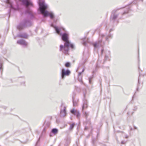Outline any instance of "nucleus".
<instances>
[{
	"mask_svg": "<svg viewBox=\"0 0 146 146\" xmlns=\"http://www.w3.org/2000/svg\"><path fill=\"white\" fill-rule=\"evenodd\" d=\"M58 132V130L56 128H53L51 130V132L50 133V136H52V134L54 135L56 134Z\"/></svg>",
	"mask_w": 146,
	"mask_h": 146,
	"instance_id": "nucleus-16",
	"label": "nucleus"
},
{
	"mask_svg": "<svg viewBox=\"0 0 146 146\" xmlns=\"http://www.w3.org/2000/svg\"><path fill=\"white\" fill-rule=\"evenodd\" d=\"M33 23L30 20L25 19L21 22L17 26V28L20 31L25 28L31 27Z\"/></svg>",
	"mask_w": 146,
	"mask_h": 146,
	"instance_id": "nucleus-4",
	"label": "nucleus"
},
{
	"mask_svg": "<svg viewBox=\"0 0 146 146\" xmlns=\"http://www.w3.org/2000/svg\"><path fill=\"white\" fill-rule=\"evenodd\" d=\"M84 100H83V104L82 107V110L86 108L88 106V102L87 100L85 99L86 95V90H85V91L83 92Z\"/></svg>",
	"mask_w": 146,
	"mask_h": 146,
	"instance_id": "nucleus-11",
	"label": "nucleus"
},
{
	"mask_svg": "<svg viewBox=\"0 0 146 146\" xmlns=\"http://www.w3.org/2000/svg\"><path fill=\"white\" fill-rule=\"evenodd\" d=\"M140 75H139V78H138V84H139V77L140 76Z\"/></svg>",
	"mask_w": 146,
	"mask_h": 146,
	"instance_id": "nucleus-36",
	"label": "nucleus"
},
{
	"mask_svg": "<svg viewBox=\"0 0 146 146\" xmlns=\"http://www.w3.org/2000/svg\"><path fill=\"white\" fill-rule=\"evenodd\" d=\"M70 63L69 62H66L65 64V66L67 67H69L70 66Z\"/></svg>",
	"mask_w": 146,
	"mask_h": 146,
	"instance_id": "nucleus-23",
	"label": "nucleus"
},
{
	"mask_svg": "<svg viewBox=\"0 0 146 146\" xmlns=\"http://www.w3.org/2000/svg\"><path fill=\"white\" fill-rule=\"evenodd\" d=\"M70 139L69 138H68L66 141L68 143H69L70 142Z\"/></svg>",
	"mask_w": 146,
	"mask_h": 146,
	"instance_id": "nucleus-30",
	"label": "nucleus"
},
{
	"mask_svg": "<svg viewBox=\"0 0 146 146\" xmlns=\"http://www.w3.org/2000/svg\"><path fill=\"white\" fill-rule=\"evenodd\" d=\"M17 43L20 45H23L24 47H26L28 44V43L25 40L23 39L18 40L17 41Z\"/></svg>",
	"mask_w": 146,
	"mask_h": 146,
	"instance_id": "nucleus-12",
	"label": "nucleus"
},
{
	"mask_svg": "<svg viewBox=\"0 0 146 146\" xmlns=\"http://www.w3.org/2000/svg\"><path fill=\"white\" fill-rule=\"evenodd\" d=\"M104 51V49H102L101 51V54H102L103 53V52Z\"/></svg>",
	"mask_w": 146,
	"mask_h": 146,
	"instance_id": "nucleus-34",
	"label": "nucleus"
},
{
	"mask_svg": "<svg viewBox=\"0 0 146 146\" xmlns=\"http://www.w3.org/2000/svg\"><path fill=\"white\" fill-rule=\"evenodd\" d=\"M92 78V77H90L89 78V82L90 84H92L91 80Z\"/></svg>",
	"mask_w": 146,
	"mask_h": 146,
	"instance_id": "nucleus-26",
	"label": "nucleus"
},
{
	"mask_svg": "<svg viewBox=\"0 0 146 146\" xmlns=\"http://www.w3.org/2000/svg\"><path fill=\"white\" fill-rule=\"evenodd\" d=\"M131 11L129 6L126 7L124 9L123 12L122 13V15H123L129 13Z\"/></svg>",
	"mask_w": 146,
	"mask_h": 146,
	"instance_id": "nucleus-14",
	"label": "nucleus"
},
{
	"mask_svg": "<svg viewBox=\"0 0 146 146\" xmlns=\"http://www.w3.org/2000/svg\"><path fill=\"white\" fill-rule=\"evenodd\" d=\"M50 26L54 28L56 33L61 36L62 40L65 42L64 45H60V51L65 54H68L69 47L72 49L74 47L73 44L71 43L69 40V33L62 27L54 26L53 24H51Z\"/></svg>",
	"mask_w": 146,
	"mask_h": 146,
	"instance_id": "nucleus-1",
	"label": "nucleus"
},
{
	"mask_svg": "<svg viewBox=\"0 0 146 146\" xmlns=\"http://www.w3.org/2000/svg\"><path fill=\"white\" fill-rule=\"evenodd\" d=\"M2 64L0 63V70L2 69Z\"/></svg>",
	"mask_w": 146,
	"mask_h": 146,
	"instance_id": "nucleus-31",
	"label": "nucleus"
},
{
	"mask_svg": "<svg viewBox=\"0 0 146 146\" xmlns=\"http://www.w3.org/2000/svg\"><path fill=\"white\" fill-rule=\"evenodd\" d=\"M45 130V129H44H44H43V131H44Z\"/></svg>",
	"mask_w": 146,
	"mask_h": 146,
	"instance_id": "nucleus-42",
	"label": "nucleus"
},
{
	"mask_svg": "<svg viewBox=\"0 0 146 146\" xmlns=\"http://www.w3.org/2000/svg\"><path fill=\"white\" fill-rule=\"evenodd\" d=\"M58 121H58V119H57L56 120V122L57 123H58Z\"/></svg>",
	"mask_w": 146,
	"mask_h": 146,
	"instance_id": "nucleus-37",
	"label": "nucleus"
},
{
	"mask_svg": "<svg viewBox=\"0 0 146 146\" xmlns=\"http://www.w3.org/2000/svg\"><path fill=\"white\" fill-rule=\"evenodd\" d=\"M50 125V121L45 120L43 124L44 128H48L49 127Z\"/></svg>",
	"mask_w": 146,
	"mask_h": 146,
	"instance_id": "nucleus-17",
	"label": "nucleus"
},
{
	"mask_svg": "<svg viewBox=\"0 0 146 146\" xmlns=\"http://www.w3.org/2000/svg\"><path fill=\"white\" fill-rule=\"evenodd\" d=\"M108 60H110L109 57L108 56L106 55L105 56V58L103 63H104L106 61Z\"/></svg>",
	"mask_w": 146,
	"mask_h": 146,
	"instance_id": "nucleus-19",
	"label": "nucleus"
},
{
	"mask_svg": "<svg viewBox=\"0 0 146 146\" xmlns=\"http://www.w3.org/2000/svg\"><path fill=\"white\" fill-rule=\"evenodd\" d=\"M112 37V35L111 34H109L106 37V40H108L109 38H111Z\"/></svg>",
	"mask_w": 146,
	"mask_h": 146,
	"instance_id": "nucleus-20",
	"label": "nucleus"
},
{
	"mask_svg": "<svg viewBox=\"0 0 146 146\" xmlns=\"http://www.w3.org/2000/svg\"><path fill=\"white\" fill-rule=\"evenodd\" d=\"M138 86H137V91H138Z\"/></svg>",
	"mask_w": 146,
	"mask_h": 146,
	"instance_id": "nucleus-39",
	"label": "nucleus"
},
{
	"mask_svg": "<svg viewBox=\"0 0 146 146\" xmlns=\"http://www.w3.org/2000/svg\"><path fill=\"white\" fill-rule=\"evenodd\" d=\"M21 2L22 5L24 6L26 8V10L25 11V14H28L29 16L31 19L35 18V16L33 13L31 9L29 8L30 6H33V4L30 0H19Z\"/></svg>",
	"mask_w": 146,
	"mask_h": 146,
	"instance_id": "nucleus-3",
	"label": "nucleus"
},
{
	"mask_svg": "<svg viewBox=\"0 0 146 146\" xmlns=\"http://www.w3.org/2000/svg\"><path fill=\"white\" fill-rule=\"evenodd\" d=\"M134 128H137V127H134Z\"/></svg>",
	"mask_w": 146,
	"mask_h": 146,
	"instance_id": "nucleus-43",
	"label": "nucleus"
},
{
	"mask_svg": "<svg viewBox=\"0 0 146 146\" xmlns=\"http://www.w3.org/2000/svg\"><path fill=\"white\" fill-rule=\"evenodd\" d=\"M137 108L136 106H135L134 107L133 110L134 111H136L137 110Z\"/></svg>",
	"mask_w": 146,
	"mask_h": 146,
	"instance_id": "nucleus-29",
	"label": "nucleus"
},
{
	"mask_svg": "<svg viewBox=\"0 0 146 146\" xmlns=\"http://www.w3.org/2000/svg\"><path fill=\"white\" fill-rule=\"evenodd\" d=\"M126 142L125 141H123L121 142V144H124Z\"/></svg>",
	"mask_w": 146,
	"mask_h": 146,
	"instance_id": "nucleus-32",
	"label": "nucleus"
},
{
	"mask_svg": "<svg viewBox=\"0 0 146 146\" xmlns=\"http://www.w3.org/2000/svg\"><path fill=\"white\" fill-rule=\"evenodd\" d=\"M38 3L39 7L38 10L40 13L43 15L44 17L49 16L51 19L54 18V16L52 12H49L46 10H44L48 8V6L45 3L44 0L38 2Z\"/></svg>",
	"mask_w": 146,
	"mask_h": 146,
	"instance_id": "nucleus-2",
	"label": "nucleus"
},
{
	"mask_svg": "<svg viewBox=\"0 0 146 146\" xmlns=\"http://www.w3.org/2000/svg\"><path fill=\"white\" fill-rule=\"evenodd\" d=\"M105 36V35L102 34H100L98 42H95L93 43V45L95 48H97L100 46H102V38Z\"/></svg>",
	"mask_w": 146,
	"mask_h": 146,
	"instance_id": "nucleus-6",
	"label": "nucleus"
},
{
	"mask_svg": "<svg viewBox=\"0 0 146 146\" xmlns=\"http://www.w3.org/2000/svg\"><path fill=\"white\" fill-rule=\"evenodd\" d=\"M66 107L62 104L61 105L60 111V116L61 117H64L66 115Z\"/></svg>",
	"mask_w": 146,
	"mask_h": 146,
	"instance_id": "nucleus-8",
	"label": "nucleus"
},
{
	"mask_svg": "<svg viewBox=\"0 0 146 146\" xmlns=\"http://www.w3.org/2000/svg\"><path fill=\"white\" fill-rule=\"evenodd\" d=\"M70 112L76 115L78 118L80 115L79 112L76 110L73 109L70 111Z\"/></svg>",
	"mask_w": 146,
	"mask_h": 146,
	"instance_id": "nucleus-13",
	"label": "nucleus"
},
{
	"mask_svg": "<svg viewBox=\"0 0 146 146\" xmlns=\"http://www.w3.org/2000/svg\"><path fill=\"white\" fill-rule=\"evenodd\" d=\"M119 9H114L112 12V13L113 15H111L110 16V19L111 21H112L113 22L117 18L119 15V14H115V13Z\"/></svg>",
	"mask_w": 146,
	"mask_h": 146,
	"instance_id": "nucleus-9",
	"label": "nucleus"
},
{
	"mask_svg": "<svg viewBox=\"0 0 146 146\" xmlns=\"http://www.w3.org/2000/svg\"><path fill=\"white\" fill-rule=\"evenodd\" d=\"M101 61V60H100V58H99L97 63V64L96 66V67H98L99 66V65L100 64V63Z\"/></svg>",
	"mask_w": 146,
	"mask_h": 146,
	"instance_id": "nucleus-22",
	"label": "nucleus"
},
{
	"mask_svg": "<svg viewBox=\"0 0 146 146\" xmlns=\"http://www.w3.org/2000/svg\"><path fill=\"white\" fill-rule=\"evenodd\" d=\"M117 132H119V131H117Z\"/></svg>",
	"mask_w": 146,
	"mask_h": 146,
	"instance_id": "nucleus-41",
	"label": "nucleus"
},
{
	"mask_svg": "<svg viewBox=\"0 0 146 146\" xmlns=\"http://www.w3.org/2000/svg\"><path fill=\"white\" fill-rule=\"evenodd\" d=\"M84 115L86 117V118H87V117L88 115V113L85 112L84 113Z\"/></svg>",
	"mask_w": 146,
	"mask_h": 146,
	"instance_id": "nucleus-28",
	"label": "nucleus"
},
{
	"mask_svg": "<svg viewBox=\"0 0 146 146\" xmlns=\"http://www.w3.org/2000/svg\"><path fill=\"white\" fill-rule=\"evenodd\" d=\"M92 141H93V143H94V140L93 139H92Z\"/></svg>",
	"mask_w": 146,
	"mask_h": 146,
	"instance_id": "nucleus-40",
	"label": "nucleus"
},
{
	"mask_svg": "<svg viewBox=\"0 0 146 146\" xmlns=\"http://www.w3.org/2000/svg\"><path fill=\"white\" fill-rule=\"evenodd\" d=\"M84 68H83L82 71V72H80L79 73L78 76H81V74L82 72H83L84 71Z\"/></svg>",
	"mask_w": 146,
	"mask_h": 146,
	"instance_id": "nucleus-27",
	"label": "nucleus"
},
{
	"mask_svg": "<svg viewBox=\"0 0 146 146\" xmlns=\"http://www.w3.org/2000/svg\"><path fill=\"white\" fill-rule=\"evenodd\" d=\"M1 37V35H0V38Z\"/></svg>",
	"mask_w": 146,
	"mask_h": 146,
	"instance_id": "nucleus-44",
	"label": "nucleus"
},
{
	"mask_svg": "<svg viewBox=\"0 0 146 146\" xmlns=\"http://www.w3.org/2000/svg\"><path fill=\"white\" fill-rule=\"evenodd\" d=\"M70 72L68 70H65L63 68L62 69L61 73V77L62 79H64L65 76H68Z\"/></svg>",
	"mask_w": 146,
	"mask_h": 146,
	"instance_id": "nucleus-10",
	"label": "nucleus"
},
{
	"mask_svg": "<svg viewBox=\"0 0 146 146\" xmlns=\"http://www.w3.org/2000/svg\"><path fill=\"white\" fill-rule=\"evenodd\" d=\"M113 29H110V31H109V32H110L111 31H113Z\"/></svg>",
	"mask_w": 146,
	"mask_h": 146,
	"instance_id": "nucleus-35",
	"label": "nucleus"
},
{
	"mask_svg": "<svg viewBox=\"0 0 146 146\" xmlns=\"http://www.w3.org/2000/svg\"><path fill=\"white\" fill-rule=\"evenodd\" d=\"M78 80L80 82H81L82 84L83 83L82 81V76H78Z\"/></svg>",
	"mask_w": 146,
	"mask_h": 146,
	"instance_id": "nucleus-21",
	"label": "nucleus"
},
{
	"mask_svg": "<svg viewBox=\"0 0 146 146\" xmlns=\"http://www.w3.org/2000/svg\"><path fill=\"white\" fill-rule=\"evenodd\" d=\"M73 105L74 106H76L77 105V102H76L74 101V98L73 97Z\"/></svg>",
	"mask_w": 146,
	"mask_h": 146,
	"instance_id": "nucleus-24",
	"label": "nucleus"
},
{
	"mask_svg": "<svg viewBox=\"0 0 146 146\" xmlns=\"http://www.w3.org/2000/svg\"><path fill=\"white\" fill-rule=\"evenodd\" d=\"M89 56V53L88 50H84L83 52V57L80 62L79 66H84L85 63L87 62Z\"/></svg>",
	"mask_w": 146,
	"mask_h": 146,
	"instance_id": "nucleus-5",
	"label": "nucleus"
},
{
	"mask_svg": "<svg viewBox=\"0 0 146 146\" xmlns=\"http://www.w3.org/2000/svg\"><path fill=\"white\" fill-rule=\"evenodd\" d=\"M6 3L7 7L10 8L9 10V13L10 16L11 10L12 9L15 10V9L13 6L12 0H6Z\"/></svg>",
	"mask_w": 146,
	"mask_h": 146,
	"instance_id": "nucleus-7",
	"label": "nucleus"
},
{
	"mask_svg": "<svg viewBox=\"0 0 146 146\" xmlns=\"http://www.w3.org/2000/svg\"><path fill=\"white\" fill-rule=\"evenodd\" d=\"M17 36L20 38H27L28 37V35L26 33H24L22 34L17 35Z\"/></svg>",
	"mask_w": 146,
	"mask_h": 146,
	"instance_id": "nucleus-15",
	"label": "nucleus"
},
{
	"mask_svg": "<svg viewBox=\"0 0 146 146\" xmlns=\"http://www.w3.org/2000/svg\"><path fill=\"white\" fill-rule=\"evenodd\" d=\"M39 139H40V138H39ZM39 139H38V141H37V143H36V146H38V141H39Z\"/></svg>",
	"mask_w": 146,
	"mask_h": 146,
	"instance_id": "nucleus-33",
	"label": "nucleus"
},
{
	"mask_svg": "<svg viewBox=\"0 0 146 146\" xmlns=\"http://www.w3.org/2000/svg\"><path fill=\"white\" fill-rule=\"evenodd\" d=\"M83 41L82 44L84 46L86 45L87 43L89 42L88 39L86 38H83Z\"/></svg>",
	"mask_w": 146,
	"mask_h": 146,
	"instance_id": "nucleus-18",
	"label": "nucleus"
},
{
	"mask_svg": "<svg viewBox=\"0 0 146 146\" xmlns=\"http://www.w3.org/2000/svg\"><path fill=\"white\" fill-rule=\"evenodd\" d=\"M128 137V136L127 135V136H125V138H126V139Z\"/></svg>",
	"mask_w": 146,
	"mask_h": 146,
	"instance_id": "nucleus-38",
	"label": "nucleus"
},
{
	"mask_svg": "<svg viewBox=\"0 0 146 146\" xmlns=\"http://www.w3.org/2000/svg\"><path fill=\"white\" fill-rule=\"evenodd\" d=\"M75 125V123H73L71 124H70V127L69 128H73Z\"/></svg>",
	"mask_w": 146,
	"mask_h": 146,
	"instance_id": "nucleus-25",
	"label": "nucleus"
}]
</instances>
